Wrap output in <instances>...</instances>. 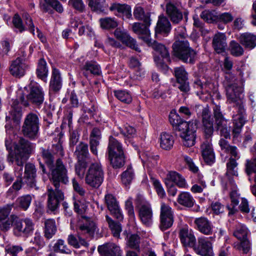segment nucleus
<instances>
[{
    "label": "nucleus",
    "mask_w": 256,
    "mask_h": 256,
    "mask_svg": "<svg viewBox=\"0 0 256 256\" xmlns=\"http://www.w3.org/2000/svg\"><path fill=\"white\" fill-rule=\"evenodd\" d=\"M24 90H26L27 94L20 90L18 99L14 100L12 105L10 114L16 121H18L22 116V108L19 102L21 104L28 106L30 102L40 106L44 100V92L38 84L30 82L28 87L24 88Z\"/></svg>",
    "instance_id": "obj_1"
},
{
    "label": "nucleus",
    "mask_w": 256,
    "mask_h": 256,
    "mask_svg": "<svg viewBox=\"0 0 256 256\" xmlns=\"http://www.w3.org/2000/svg\"><path fill=\"white\" fill-rule=\"evenodd\" d=\"M176 32V36L178 40L172 44L174 56L184 62L194 64L196 60V52L190 47L187 40H180L185 39L188 36L185 28L178 26Z\"/></svg>",
    "instance_id": "obj_2"
},
{
    "label": "nucleus",
    "mask_w": 256,
    "mask_h": 256,
    "mask_svg": "<svg viewBox=\"0 0 256 256\" xmlns=\"http://www.w3.org/2000/svg\"><path fill=\"white\" fill-rule=\"evenodd\" d=\"M54 155L52 151L50 152V150L42 148V156L51 172L53 182L56 186L58 181L66 184L68 182L67 170L60 159L58 158L54 163Z\"/></svg>",
    "instance_id": "obj_3"
},
{
    "label": "nucleus",
    "mask_w": 256,
    "mask_h": 256,
    "mask_svg": "<svg viewBox=\"0 0 256 256\" xmlns=\"http://www.w3.org/2000/svg\"><path fill=\"white\" fill-rule=\"evenodd\" d=\"M104 172L100 162H94L89 166L85 176L86 184L94 188H98L104 181Z\"/></svg>",
    "instance_id": "obj_4"
},
{
    "label": "nucleus",
    "mask_w": 256,
    "mask_h": 256,
    "mask_svg": "<svg viewBox=\"0 0 256 256\" xmlns=\"http://www.w3.org/2000/svg\"><path fill=\"white\" fill-rule=\"evenodd\" d=\"M13 222V232L17 236H28L34 230V224L28 218H20L15 215L10 216Z\"/></svg>",
    "instance_id": "obj_5"
},
{
    "label": "nucleus",
    "mask_w": 256,
    "mask_h": 256,
    "mask_svg": "<svg viewBox=\"0 0 256 256\" xmlns=\"http://www.w3.org/2000/svg\"><path fill=\"white\" fill-rule=\"evenodd\" d=\"M40 120L37 114L30 112L26 115L22 126L23 134L30 139L36 138L39 130Z\"/></svg>",
    "instance_id": "obj_6"
},
{
    "label": "nucleus",
    "mask_w": 256,
    "mask_h": 256,
    "mask_svg": "<svg viewBox=\"0 0 256 256\" xmlns=\"http://www.w3.org/2000/svg\"><path fill=\"white\" fill-rule=\"evenodd\" d=\"M60 182L62 181H58L57 186L53 182L55 189L50 188L47 190V206L48 210L52 212H55L58 209L60 202L64 199V193L58 188Z\"/></svg>",
    "instance_id": "obj_7"
},
{
    "label": "nucleus",
    "mask_w": 256,
    "mask_h": 256,
    "mask_svg": "<svg viewBox=\"0 0 256 256\" xmlns=\"http://www.w3.org/2000/svg\"><path fill=\"white\" fill-rule=\"evenodd\" d=\"M17 149L18 152L16 154V164L20 166V170L22 171V166L28 158V154L32 152L33 146L28 140L20 138Z\"/></svg>",
    "instance_id": "obj_8"
},
{
    "label": "nucleus",
    "mask_w": 256,
    "mask_h": 256,
    "mask_svg": "<svg viewBox=\"0 0 256 256\" xmlns=\"http://www.w3.org/2000/svg\"><path fill=\"white\" fill-rule=\"evenodd\" d=\"M174 222V214L172 208L167 204H160V230L164 231L170 228Z\"/></svg>",
    "instance_id": "obj_9"
},
{
    "label": "nucleus",
    "mask_w": 256,
    "mask_h": 256,
    "mask_svg": "<svg viewBox=\"0 0 256 256\" xmlns=\"http://www.w3.org/2000/svg\"><path fill=\"white\" fill-rule=\"evenodd\" d=\"M80 221L78 225V234L84 235L86 237L92 236L96 230L94 222L84 216H81Z\"/></svg>",
    "instance_id": "obj_10"
},
{
    "label": "nucleus",
    "mask_w": 256,
    "mask_h": 256,
    "mask_svg": "<svg viewBox=\"0 0 256 256\" xmlns=\"http://www.w3.org/2000/svg\"><path fill=\"white\" fill-rule=\"evenodd\" d=\"M196 130V125L194 123L190 122V124L186 126V128L180 131V135L183 140L182 142L184 146L190 147L194 144Z\"/></svg>",
    "instance_id": "obj_11"
},
{
    "label": "nucleus",
    "mask_w": 256,
    "mask_h": 256,
    "mask_svg": "<svg viewBox=\"0 0 256 256\" xmlns=\"http://www.w3.org/2000/svg\"><path fill=\"white\" fill-rule=\"evenodd\" d=\"M138 216L142 222L150 226L153 222V212L150 204L144 202L138 206Z\"/></svg>",
    "instance_id": "obj_12"
},
{
    "label": "nucleus",
    "mask_w": 256,
    "mask_h": 256,
    "mask_svg": "<svg viewBox=\"0 0 256 256\" xmlns=\"http://www.w3.org/2000/svg\"><path fill=\"white\" fill-rule=\"evenodd\" d=\"M174 76L176 78L177 86L182 92H188L190 90L189 83L188 81V73L183 66L174 68Z\"/></svg>",
    "instance_id": "obj_13"
},
{
    "label": "nucleus",
    "mask_w": 256,
    "mask_h": 256,
    "mask_svg": "<svg viewBox=\"0 0 256 256\" xmlns=\"http://www.w3.org/2000/svg\"><path fill=\"white\" fill-rule=\"evenodd\" d=\"M226 94L228 100L230 103H236L240 105L241 100H240V94L241 92V88L238 87L235 83H231L228 82V76H226Z\"/></svg>",
    "instance_id": "obj_14"
},
{
    "label": "nucleus",
    "mask_w": 256,
    "mask_h": 256,
    "mask_svg": "<svg viewBox=\"0 0 256 256\" xmlns=\"http://www.w3.org/2000/svg\"><path fill=\"white\" fill-rule=\"evenodd\" d=\"M104 201L110 213L116 218L118 220H123V216L116 198L112 194H108L105 196Z\"/></svg>",
    "instance_id": "obj_15"
},
{
    "label": "nucleus",
    "mask_w": 256,
    "mask_h": 256,
    "mask_svg": "<svg viewBox=\"0 0 256 256\" xmlns=\"http://www.w3.org/2000/svg\"><path fill=\"white\" fill-rule=\"evenodd\" d=\"M166 14L174 24L179 23L182 19V12L178 4L174 2H168L166 4Z\"/></svg>",
    "instance_id": "obj_16"
},
{
    "label": "nucleus",
    "mask_w": 256,
    "mask_h": 256,
    "mask_svg": "<svg viewBox=\"0 0 256 256\" xmlns=\"http://www.w3.org/2000/svg\"><path fill=\"white\" fill-rule=\"evenodd\" d=\"M150 25V24L146 22L144 24L135 22L132 26L134 32L140 35L139 38L146 44L150 43V33L148 28Z\"/></svg>",
    "instance_id": "obj_17"
},
{
    "label": "nucleus",
    "mask_w": 256,
    "mask_h": 256,
    "mask_svg": "<svg viewBox=\"0 0 256 256\" xmlns=\"http://www.w3.org/2000/svg\"><path fill=\"white\" fill-rule=\"evenodd\" d=\"M202 158L206 163L211 165L215 162V154L214 152L211 140H206L200 146Z\"/></svg>",
    "instance_id": "obj_18"
},
{
    "label": "nucleus",
    "mask_w": 256,
    "mask_h": 256,
    "mask_svg": "<svg viewBox=\"0 0 256 256\" xmlns=\"http://www.w3.org/2000/svg\"><path fill=\"white\" fill-rule=\"evenodd\" d=\"M115 36L123 44L135 50L140 52V50L138 46L136 40L132 38L129 34L120 28H116L114 32Z\"/></svg>",
    "instance_id": "obj_19"
},
{
    "label": "nucleus",
    "mask_w": 256,
    "mask_h": 256,
    "mask_svg": "<svg viewBox=\"0 0 256 256\" xmlns=\"http://www.w3.org/2000/svg\"><path fill=\"white\" fill-rule=\"evenodd\" d=\"M203 130L206 140H210L214 132L213 121L210 114V111L205 108L202 112Z\"/></svg>",
    "instance_id": "obj_20"
},
{
    "label": "nucleus",
    "mask_w": 256,
    "mask_h": 256,
    "mask_svg": "<svg viewBox=\"0 0 256 256\" xmlns=\"http://www.w3.org/2000/svg\"><path fill=\"white\" fill-rule=\"evenodd\" d=\"M194 250L202 256H213L212 243L204 237L198 238V245L194 247Z\"/></svg>",
    "instance_id": "obj_21"
},
{
    "label": "nucleus",
    "mask_w": 256,
    "mask_h": 256,
    "mask_svg": "<svg viewBox=\"0 0 256 256\" xmlns=\"http://www.w3.org/2000/svg\"><path fill=\"white\" fill-rule=\"evenodd\" d=\"M198 230L205 235H211L213 233L214 226L212 222L206 217L196 218L194 222Z\"/></svg>",
    "instance_id": "obj_22"
},
{
    "label": "nucleus",
    "mask_w": 256,
    "mask_h": 256,
    "mask_svg": "<svg viewBox=\"0 0 256 256\" xmlns=\"http://www.w3.org/2000/svg\"><path fill=\"white\" fill-rule=\"evenodd\" d=\"M172 26L168 18L164 15L158 16V19L155 28V36H158V34H162L168 36L171 30Z\"/></svg>",
    "instance_id": "obj_23"
},
{
    "label": "nucleus",
    "mask_w": 256,
    "mask_h": 256,
    "mask_svg": "<svg viewBox=\"0 0 256 256\" xmlns=\"http://www.w3.org/2000/svg\"><path fill=\"white\" fill-rule=\"evenodd\" d=\"M26 68L27 66L24 61L18 58L12 62L10 67V72L13 76L20 78L24 75Z\"/></svg>",
    "instance_id": "obj_24"
},
{
    "label": "nucleus",
    "mask_w": 256,
    "mask_h": 256,
    "mask_svg": "<svg viewBox=\"0 0 256 256\" xmlns=\"http://www.w3.org/2000/svg\"><path fill=\"white\" fill-rule=\"evenodd\" d=\"M212 46L218 54L225 52L227 47L226 38L224 33L216 34L212 39Z\"/></svg>",
    "instance_id": "obj_25"
},
{
    "label": "nucleus",
    "mask_w": 256,
    "mask_h": 256,
    "mask_svg": "<svg viewBox=\"0 0 256 256\" xmlns=\"http://www.w3.org/2000/svg\"><path fill=\"white\" fill-rule=\"evenodd\" d=\"M36 176V170L34 164L31 163L26 164L25 166L24 181L30 188L37 189L35 180Z\"/></svg>",
    "instance_id": "obj_26"
},
{
    "label": "nucleus",
    "mask_w": 256,
    "mask_h": 256,
    "mask_svg": "<svg viewBox=\"0 0 256 256\" xmlns=\"http://www.w3.org/2000/svg\"><path fill=\"white\" fill-rule=\"evenodd\" d=\"M102 256H122L120 247L114 243H107L98 248Z\"/></svg>",
    "instance_id": "obj_27"
},
{
    "label": "nucleus",
    "mask_w": 256,
    "mask_h": 256,
    "mask_svg": "<svg viewBox=\"0 0 256 256\" xmlns=\"http://www.w3.org/2000/svg\"><path fill=\"white\" fill-rule=\"evenodd\" d=\"M194 86L198 90L196 94L200 98L206 100L210 97V90L213 85L209 82L203 84L200 80H197L194 82Z\"/></svg>",
    "instance_id": "obj_28"
},
{
    "label": "nucleus",
    "mask_w": 256,
    "mask_h": 256,
    "mask_svg": "<svg viewBox=\"0 0 256 256\" xmlns=\"http://www.w3.org/2000/svg\"><path fill=\"white\" fill-rule=\"evenodd\" d=\"M179 236L182 243L184 246L194 247L195 246L196 240L194 235L189 232L188 228L184 227L180 229Z\"/></svg>",
    "instance_id": "obj_29"
},
{
    "label": "nucleus",
    "mask_w": 256,
    "mask_h": 256,
    "mask_svg": "<svg viewBox=\"0 0 256 256\" xmlns=\"http://www.w3.org/2000/svg\"><path fill=\"white\" fill-rule=\"evenodd\" d=\"M62 86V79L58 70L53 68L50 82V91L57 92Z\"/></svg>",
    "instance_id": "obj_30"
},
{
    "label": "nucleus",
    "mask_w": 256,
    "mask_h": 256,
    "mask_svg": "<svg viewBox=\"0 0 256 256\" xmlns=\"http://www.w3.org/2000/svg\"><path fill=\"white\" fill-rule=\"evenodd\" d=\"M74 156L77 161H88L90 158L88 145L80 142L76 148Z\"/></svg>",
    "instance_id": "obj_31"
},
{
    "label": "nucleus",
    "mask_w": 256,
    "mask_h": 256,
    "mask_svg": "<svg viewBox=\"0 0 256 256\" xmlns=\"http://www.w3.org/2000/svg\"><path fill=\"white\" fill-rule=\"evenodd\" d=\"M110 10L117 16L122 14L127 18L132 16L130 7L128 4L114 3L110 6Z\"/></svg>",
    "instance_id": "obj_32"
},
{
    "label": "nucleus",
    "mask_w": 256,
    "mask_h": 256,
    "mask_svg": "<svg viewBox=\"0 0 256 256\" xmlns=\"http://www.w3.org/2000/svg\"><path fill=\"white\" fill-rule=\"evenodd\" d=\"M169 120L171 124L178 132L184 130L188 126L190 122L182 120L180 116L174 112H170L169 115Z\"/></svg>",
    "instance_id": "obj_33"
},
{
    "label": "nucleus",
    "mask_w": 256,
    "mask_h": 256,
    "mask_svg": "<svg viewBox=\"0 0 256 256\" xmlns=\"http://www.w3.org/2000/svg\"><path fill=\"white\" fill-rule=\"evenodd\" d=\"M239 42L246 48L252 49L256 46V36L250 32L243 33L239 37Z\"/></svg>",
    "instance_id": "obj_34"
},
{
    "label": "nucleus",
    "mask_w": 256,
    "mask_h": 256,
    "mask_svg": "<svg viewBox=\"0 0 256 256\" xmlns=\"http://www.w3.org/2000/svg\"><path fill=\"white\" fill-rule=\"evenodd\" d=\"M108 150V156L124 153L120 143L112 136H110L109 139Z\"/></svg>",
    "instance_id": "obj_35"
},
{
    "label": "nucleus",
    "mask_w": 256,
    "mask_h": 256,
    "mask_svg": "<svg viewBox=\"0 0 256 256\" xmlns=\"http://www.w3.org/2000/svg\"><path fill=\"white\" fill-rule=\"evenodd\" d=\"M160 146L164 150H169L174 144V138L172 135L166 132H162L160 136Z\"/></svg>",
    "instance_id": "obj_36"
},
{
    "label": "nucleus",
    "mask_w": 256,
    "mask_h": 256,
    "mask_svg": "<svg viewBox=\"0 0 256 256\" xmlns=\"http://www.w3.org/2000/svg\"><path fill=\"white\" fill-rule=\"evenodd\" d=\"M232 134L234 138L238 137L241 132L242 128L245 123V118L242 114H238L234 118Z\"/></svg>",
    "instance_id": "obj_37"
},
{
    "label": "nucleus",
    "mask_w": 256,
    "mask_h": 256,
    "mask_svg": "<svg viewBox=\"0 0 256 256\" xmlns=\"http://www.w3.org/2000/svg\"><path fill=\"white\" fill-rule=\"evenodd\" d=\"M168 181L174 182L178 187L186 188L188 184L185 179L176 172H170L167 175Z\"/></svg>",
    "instance_id": "obj_38"
},
{
    "label": "nucleus",
    "mask_w": 256,
    "mask_h": 256,
    "mask_svg": "<svg viewBox=\"0 0 256 256\" xmlns=\"http://www.w3.org/2000/svg\"><path fill=\"white\" fill-rule=\"evenodd\" d=\"M44 1L45 3L42 5V7L46 12H48L49 10L52 12L49 6L60 14L64 12V8L58 0H44Z\"/></svg>",
    "instance_id": "obj_39"
},
{
    "label": "nucleus",
    "mask_w": 256,
    "mask_h": 256,
    "mask_svg": "<svg viewBox=\"0 0 256 256\" xmlns=\"http://www.w3.org/2000/svg\"><path fill=\"white\" fill-rule=\"evenodd\" d=\"M216 122L217 128L220 131V136L226 138H230V130L228 120L223 118L216 120Z\"/></svg>",
    "instance_id": "obj_40"
},
{
    "label": "nucleus",
    "mask_w": 256,
    "mask_h": 256,
    "mask_svg": "<svg viewBox=\"0 0 256 256\" xmlns=\"http://www.w3.org/2000/svg\"><path fill=\"white\" fill-rule=\"evenodd\" d=\"M177 202L178 203L186 208L193 206L194 200L192 196L188 192H182L178 196Z\"/></svg>",
    "instance_id": "obj_41"
},
{
    "label": "nucleus",
    "mask_w": 256,
    "mask_h": 256,
    "mask_svg": "<svg viewBox=\"0 0 256 256\" xmlns=\"http://www.w3.org/2000/svg\"><path fill=\"white\" fill-rule=\"evenodd\" d=\"M246 172L248 176L253 172L256 174L254 178L256 184L252 186L251 191L252 194L256 196V158L246 160Z\"/></svg>",
    "instance_id": "obj_42"
},
{
    "label": "nucleus",
    "mask_w": 256,
    "mask_h": 256,
    "mask_svg": "<svg viewBox=\"0 0 256 256\" xmlns=\"http://www.w3.org/2000/svg\"><path fill=\"white\" fill-rule=\"evenodd\" d=\"M48 68L46 62L44 58H40L38 62L36 69V74L38 77L44 82H46L48 76Z\"/></svg>",
    "instance_id": "obj_43"
},
{
    "label": "nucleus",
    "mask_w": 256,
    "mask_h": 256,
    "mask_svg": "<svg viewBox=\"0 0 256 256\" xmlns=\"http://www.w3.org/2000/svg\"><path fill=\"white\" fill-rule=\"evenodd\" d=\"M82 70L83 74L86 76L88 72L94 75H100L101 71L100 66L95 62H87L84 66Z\"/></svg>",
    "instance_id": "obj_44"
},
{
    "label": "nucleus",
    "mask_w": 256,
    "mask_h": 256,
    "mask_svg": "<svg viewBox=\"0 0 256 256\" xmlns=\"http://www.w3.org/2000/svg\"><path fill=\"white\" fill-rule=\"evenodd\" d=\"M147 44L148 46H151L155 51L159 53L163 58L168 60L169 52L166 48L164 44L158 43L156 40L152 42L151 40L150 43Z\"/></svg>",
    "instance_id": "obj_45"
},
{
    "label": "nucleus",
    "mask_w": 256,
    "mask_h": 256,
    "mask_svg": "<svg viewBox=\"0 0 256 256\" xmlns=\"http://www.w3.org/2000/svg\"><path fill=\"white\" fill-rule=\"evenodd\" d=\"M108 159L112 166L114 168H120L123 166L125 164L124 153L108 156Z\"/></svg>",
    "instance_id": "obj_46"
},
{
    "label": "nucleus",
    "mask_w": 256,
    "mask_h": 256,
    "mask_svg": "<svg viewBox=\"0 0 256 256\" xmlns=\"http://www.w3.org/2000/svg\"><path fill=\"white\" fill-rule=\"evenodd\" d=\"M44 225V236L47 238H50L56 231L55 221L53 219L46 220Z\"/></svg>",
    "instance_id": "obj_47"
},
{
    "label": "nucleus",
    "mask_w": 256,
    "mask_h": 256,
    "mask_svg": "<svg viewBox=\"0 0 256 256\" xmlns=\"http://www.w3.org/2000/svg\"><path fill=\"white\" fill-rule=\"evenodd\" d=\"M106 218L113 236L114 237L119 238L122 231L120 224L118 222H114V220L108 215L106 216Z\"/></svg>",
    "instance_id": "obj_48"
},
{
    "label": "nucleus",
    "mask_w": 256,
    "mask_h": 256,
    "mask_svg": "<svg viewBox=\"0 0 256 256\" xmlns=\"http://www.w3.org/2000/svg\"><path fill=\"white\" fill-rule=\"evenodd\" d=\"M134 16L138 20H142L144 22L150 24V14L148 12L145 13L144 9L141 6H136L134 12Z\"/></svg>",
    "instance_id": "obj_49"
},
{
    "label": "nucleus",
    "mask_w": 256,
    "mask_h": 256,
    "mask_svg": "<svg viewBox=\"0 0 256 256\" xmlns=\"http://www.w3.org/2000/svg\"><path fill=\"white\" fill-rule=\"evenodd\" d=\"M100 26L103 29H112L118 26V22L114 18L110 17H106L100 20Z\"/></svg>",
    "instance_id": "obj_50"
},
{
    "label": "nucleus",
    "mask_w": 256,
    "mask_h": 256,
    "mask_svg": "<svg viewBox=\"0 0 256 256\" xmlns=\"http://www.w3.org/2000/svg\"><path fill=\"white\" fill-rule=\"evenodd\" d=\"M126 244L130 248L139 250L140 237L137 234H130L127 236Z\"/></svg>",
    "instance_id": "obj_51"
},
{
    "label": "nucleus",
    "mask_w": 256,
    "mask_h": 256,
    "mask_svg": "<svg viewBox=\"0 0 256 256\" xmlns=\"http://www.w3.org/2000/svg\"><path fill=\"white\" fill-rule=\"evenodd\" d=\"M200 17L208 23L218 21V15L214 10H204L201 13Z\"/></svg>",
    "instance_id": "obj_52"
},
{
    "label": "nucleus",
    "mask_w": 256,
    "mask_h": 256,
    "mask_svg": "<svg viewBox=\"0 0 256 256\" xmlns=\"http://www.w3.org/2000/svg\"><path fill=\"white\" fill-rule=\"evenodd\" d=\"M88 161H77L75 164V172L76 175L81 179L83 178L88 165Z\"/></svg>",
    "instance_id": "obj_53"
},
{
    "label": "nucleus",
    "mask_w": 256,
    "mask_h": 256,
    "mask_svg": "<svg viewBox=\"0 0 256 256\" xmlns=\"http://www.w3.org/2000/svg\"><path fill=\"white\" fill-rule=\"evenodd\" d=\"M32 200L30 195L26 194L19 197L16 202L18 206L24 210H26L29 207Z\"/></svg>",
    "instance_id": "obj_54"
},
{
    "label": "nucleus",
    "mask_w": 256,
    "mask_h": 256,
    "mask_svg": "<svg viewBox=\"0 0 256 256\" xmlns=\"http://www.w3.org/2000/svg\"><path fill=\"white\" fill-rule=\"evenodd\" d=\"M134 176L133 170L130 166H128L126 171L122 172L121 176L122 182L126 186L129 184Z\"/></svg>",
    "instance_id": "obj_55"
},
{
    "label": "nucleus",
    "mask_w": 256,
    "mask_h": 256,
    "mask_svg": "<svg viewBox=\"0 0 256 256\" xmlns=\"http://www.w3.org/2000/svg\"><path fill=\"white\" fill-rule=\"evenodd\" d=\"M114 93L117 98L124 103L130 104L132 101L131 95L126 91L115 90Z\"/></svg>",
    "instance_id": "obj_56"
},
{
    "label": "nucleus",
    "mask_w": 256,
    "mask_h": 256,
    "mask_svg": "<svg viewBox=\"0 0 256 256\" xmlns=\"http://www.w3.org/2000/svg\"><path fill=\"white\" fill-rule=\"evenodd\" d=\"M230 48L232 54L235 56H239L243 54L244 50L242 47L238 42L232 40L230 44Z\"/></svg>",
    "instance_id": "obj_57"
},
{
    "label": "nucleus",
    "mask_w": 256,
    "mask_h": 256,
    "mask_svg": "<svg viewBox=\"0 0 256 256\" xmlns=\"http://www.w3.org/2000/svg\"><path fill=\"white\" fill-rule=\"evenodd\" d=\"M248 230L247 228L244 225H238L234 232V236L239 240L246 238Z\"/></svg>",
    "instance_id": "obj_58"
},
{
    "label": "nucleus",
    "mask_w": 256,
    "mask_h": 256,
    "mask_svg": "<svg viewBox=\"0 0 256 256\" xmlns=\"http://www.w3.org/2000/svg\"><path fill=\"white\" fill-rule=\"evenodd\" d=\"M54 252L60 253H70V250L68 248L66 244H65L64 242L62 240H58L53 246Z\"/></svg>",
    "instance_id": "obj_59"
},
{
    "label": "nucleus",
    "mask_w": 256,
    "mask_h": 256,
    "mask_svg": "<svg viewBox=\"0 0 256 256\" xmlns=\"http://www.w3.org/2000/svg\"><path fill=\"white\" fill-rule=\"evenodd\" d=\"M88 6L94 11H102L105 4V0H88Z\"/></svg>",
    "instance_id": "obj_60"
},
{
    "label": "nucleus",
    "mask_w": 256,
    "mask_h": 256,
    "mask_svg": "<svg viewBox=\"0 0 256 256\" xmlns=\"http://www.w3.org/2000/svg\"><path fill=\"white\" fill-rule=\"evenodd\" d=\"M237 159L234 158H230L228 162L226 164L227 166V174H232V176H238V172L236 170L238 163L236 162Z\"/></svg>",
    "instance_id": "obj_61"
},
{
    "label": "nucleus",
    "mask_w": 256,
    "mask_h": 256,
    "mask_svg": "<svg viewBox=\"0 0 256 256\" xmlns=\"http://www.w3.org/2000/svg\"><path fill=\"white\" fill-rule=\"evenodd\" d=\"M23 250L20 246L8 245L5 248V251L8 256H18L20 252Z\"/></svg>",
    "instance_id": "obj_62"
},
{
    "label": "nucleus",
    "mask_w": 256,
    "mask_h": 256,
    "mask_svg": "<svg viewBox=\"0 0 256 256\" xmlns=\"http://www.w3.org/2000/svg\"><path fill=\"white\" fill-rule=\"evenodd\" d=\"M240 240V243L234 244V247L238 250H242L244 253L247 254L250 248V242L247 238Z\"/></svg>",
    "instance_id": "obj_63"
},
{
    "label": "nucleus",
    "mask_w": 256,
    "mask_h": 256,
    "mask_svg": "<svg viewBox=\"0 0 256 256\" xmlns=\"http://www.w3.org/2000/svg\"><path fill=\"white\" fill-rule=\"evenodd\" d=\"M130 68H134L137 70L136 75L141 77L144 75V71L141 68V64L138 60L134 58H132L130 60Z\"/></svg>",
    "instance_id": "obj_64"
}]
</instances>
